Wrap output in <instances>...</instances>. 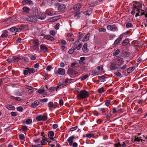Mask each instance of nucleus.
Listing matches in <instances>:
<instances>
[{
    "instance_id": "52",
    "label": "nucleus",
    "mask_w": 147,
    "mask_h": 147,
    "mask_svg": "<svg viewBox=\"0 0 147 147\" xmlns=\"http://www.w3.org/2000/svg\"><path fill=\"white\" fill-rule=\"evenodd\" d=\"M19 138L22 140H23L24 139V135L23 134H21L19 135Z\"/></svg>"
},
{
    "instance_id": "57",
    "label": "nucleus",
    "mask_w": 147,
    "mask_h": 147,
    "mask_svg": "<svg viewBox=\"0 0 147 147\" xmlns=\"http://www.w3.org/2000/svg\"><path fill=\"white\" fill-rule=\"evenodd\" d=\"M60 24L59 23H57L56 25L55 26L54 28L56 30H58L59 28V26Z\"/></svg>"
},
{
    "instance_id": "17",
    "label": "nucleus",
    "mask_w": 147,
    "mask_h": 147,
    "mask_svg": "<svg viewBox=\"0 0 147 147\" xmlns=\"http://www.w3.org/2000/svg\"><path fill=\"white\" fill-rule=\"evenodd\" d=\"M32 13L33 14V15L36 16L37 17L38 14V8L36 7L32 8Z\"/></svg>"
},
{
    "instance_id": "51",
    "label": "nucleus",
    "mask_w": 147,
    "mask_h": 147,
    "mask_svg": "<svg viewBox=\"0 0 147 147\" xmlns=\"http://www.w3.org/2000/svg\"><path fill=\"white\" fill-rule=\"evenodd\" d=\"M20 59L21 60L25 61L28 59V58L26 57H20Z\"/></svg>"
},
{
    "instance_id": "32",
    "label": "nucleus",
    "mask_w": 147,
    "mask_h": 147,
    "mask_svg": "<svg viewBox=\"0 0 147 147\" xmlns=\"http://www.w3.org/2000/svg\"><path fill=\"white\" fill-rule=\"evenodd\" d=\"M28 70H29V74H31L34 73L36 71L35 69L34 68H28Z\"/></svg>"
},
{
    "instance_id": "63",
    "label": "nucleus",
    "mask_w": 147,
    "mask_h": 147,
    "mask_svg": "<svg viewBox=\"0 0 147 147\" xmlns=\"http://www.w3.org/2000/svg\"><path fill=\"white\" fill-rule=\"evenodd\" d=\"M78 128V127L76 126L75 127H71L70 128V131H73L76 130Z\"/></svg>"
},
{
    "instance_id": "41",
    "label": "nucleus",
    "mask_w": 147,
    "mask_h": 147,
    "mask_svg": "<svg viewBox=\"0 0 147 147\" xmlns=\"http://www.w3.org/2000/svg\"><path fill=\"white\" fill-rule=\"evenodd\" d=\"M59 18V17H55L51 18V21L53 22H55Z\"/></svg>"
},
{
    "instance_id": "5",
    "label": "nucleus",
    "mask_w": 147,
    "mask_h": 147,
    "mask_svg": "<svg viewBox=\"0 0 147 147\" xmlns=\"http://www.w3.org/2000/svg\"><path fill=\"white\" fill-rule=\"evenodd\" d=\"M47 119V116L45 115H38L36 117V119L38 121H45Z\"/></svg>"
},
{
    "instance_id": "50",
    "label": "nucleus",
    "mask_w": 147,
    "mask_h": 147,
    "mask_svg": "<svg viewBox=\"0 0 147 147\" xmlns=\"http://www.w3.org/2000/svg\"><path fill=\"white\" fill-rule=\"evenodd\" d=\"M141 141L142 142V139L138 137L135 138L134 140V141L135 142H140Z\"/></svg>"
},
{
    "instance_id": "20",
    "label": "nucleus",
    "mask_w": 147,
    "mask_h": 147,
    "mask_svg": "<svg viewBox=\"0 0 147 147\" xmlns=\"http://www.w3.org/2000/svg\"><path fill=\"white\" fill-rule=\"evenodd\" d=\"M37 18H38L40 20H44L46 17L45 15V14H38L37 16Z\"/></svg>"
},
{
    "instance_id": "8",
    "label": "nucleus",
    "mask_w": 147,
    "mask_h": 147,
    "mask_svg": "<svg viewBox=\"0 0 147 147\" xmlns=\"http://www.w3.org/2000/svg\"><path fill=\"white\" fill-rule=\"evenodd\" d=\"M81 7V5L79 3H77L75 5L73 8H71L70 10L71 11L73 12V10L76 11L79 9Z\"/></svg>"
},
{
    "instance_id": "11",
    "label": "nucleus",
    "mask_w": 147,
    "mask_h": 147,
    "mask_svg": "<svg viewBox=\"0 0 147 147\" xmlns=\"http://www.w3.org/2000/svg\"><path fill=\"white\" fill-rule=\"evenodd\" d=\"M123 36V35L122 34H121L119 37L115 41L114 43V45H116L119 43V42L121 41Z\"/></svg>"
},
{
    "instance_id": "1",
    "label": "nucleus",
    "mask_w": 147,
    "mask_h": 147,
    "mask_svg": "<svg viewBox=\"0 0 147 147\" xmlns=\"http://www.w3.org/2000/svg\"><path fill=\"white\" fill-rule=\"evenodd\" d=\"M89 96V93L86 90L80 91L77 96V98L79 100H82L88 98Z\"/></svg>"
},
{
    "instance_id": "22",
    "label": "nucleus",
    "mask_w": 147,
    "mask_h": 147,
    "mask_svg": "<svg viewBox=\"0 0 147 147\" xmlns=\"http://www.w3.org/2000/svg\"><path fill=\"white\" fill-rule=\"evenodd\" d=\"M87 47V43H85L84 45L82 48V50L84 52L86 53L88 52V49Z\"/></svg>"
},
{
    "instance_id": "21",
    "label": "nucleus",
    "mask_w": 147,
    "mask_h": 147,
    "mask_svg": "<svg viewBox=\"0 0 147 147\" xmlns=\"http://www.w3.org/2000/svg\"><path fill=\"white\" fill-rule=\"evenodd\" d=\"M39 101L36 100L31 104V107L32 108H35L39 104Z\"/></svg>"
},
{
    "instance_id": "15",
    "label": "nucleus",
    "mask_w": 147,
    "mask_h": 147,
    "mask_svg": "<svg viewBox=\"0 0 147 147\" xmlns=\"http://www.w3.org/2000/svg\"><path fill=\"white\" fill-rule=\"evenodd\" d=\"M25 88L28 89L29 90L28 91L29 93L31 94L33 93L34 91V88L30 86H29L28 85H26L25 86Z\"/></svg>"
},
{
    "instance_id": "7",
    "label": "nucleus",
    "mask_w": 147,
    "mask_h": 147,
    "mask_svg": "<svg viewBox=\"0 0 147 147\" xmlns=\"http://www.w3.org/2000/svg\"><path fill=\"white\" fill-rule=\"evenodd\" d=\"M139 8L137 9V12L136 13V17H137L140 15L142 16L145 14L143 10L140 9L141 7V6H139Z\"/></svg>"
},
{
    "instance_id": "38",
    "label": "nucleus",
    "mask_w": 147,
    "mask_h": 147,
    "mask_svg": "<svg viewBox=\"0 0 147 147\" xmlns=\"http://www.w3.org/2000/svg\"><path fill=\"white\" fill-rule=\"evenodd\" d=\"M54 106L53 103L52 102H50L48 103V107L50 108L53 107Z\"/></svg>"
},
{
    "instance_id": "60",
    "label": "nucleus",
    "mask_w": 147,
    "mask_h": 147,
    "mask_svg": "<svg viewBox=\"0 0 147 147\" xmlns=\"http://www.w3.org/2000/svg\"><path fill=\"white\" fill-rule=\"evenodd\" d=\"M82 47V44H79L76 47V49L78 50H79Z\"/></svg>"
},
{
    "instance_id": "16",
    "label": "nucleus",
    "mask_w": 147,
    "mask_h": 147,
    "mask_svg": "<svg viewBox=\"0 0 147 147\" xmlns=\"http://www.w3.org/2000/svg\"><path fill=\"white\" fill-rule=\"evenodd\" d=\"M40 48L41 51L43 52H46L47 51V48L45 45H41L40 46Z\"/></svg>"
},
{
    "instance_id": "28",
    "label": "nucleus",
    "mask_w": 147,
    "mask_h": 147,
    "mask_svg": "<svg viewBox=\"0 0 147 147\" xmlns=\"http://www.w3.org/2000/svg\"><path fill=\"white\" fill-rule=\"evenodd\" d=\"M6 107L7 109L10 110H13L15 109L14 106L12 105H6Z\"/></svg>"
},
{
    "instance_id": "24",
    "label": "nucleus",
    "mask_w": 147,
    "mask_h": 147,
    "mask_svg": "<svg viewBox=\"0 0 147 147\" xmlns=\"http://www.w3.org/2000/svg\"><path fill=\"white\" fill-rule=\"evenodd\" d=\"M90 33H88L86 35L84 38L82 40V41L84 42L88 40L89 38V37L90 36Z\"/></svg>"
},
{
    "instance_id": "34",
    "label": "nucleus",
    "mask_w": 147,
    "mask_h": 147,
    "mask_svg": "<svg viewBox=\"0 0 147 147\" xmlns=\"http://www.w3.org/2000/svg\"><path fill=\"white\" fill-rule=\"evenodd\" d=\"M120 51L119 49H117L113 53V55L115 56L118 55L120 53Z\"/></svg>"
},
{
    "instance_id": "40",
    "label": "nucleus",
    "mask_w": 147,
    "mask_h": 147,
    "mask_svg": "<svg viewBox=\"0 0 147 147\" xmlns=\"http://www.w3.org/2000/svg\"><path fill=\"white\" fill-rule=\"evenodd\" d=\"M134 70V68L133 67H130L128 68L127 70V72L128 73H130L132 71Z\"/></svg>"
},
{
    "instance_id": "30",
    "label": "nucleus",
    "mask_w": 147,
    "mask_h": 147,
    "mask_svg": "<svg viewBox=\"0 0 147 147\" xmlns=\"http://www.w3.org/2000/svg\"><path fill=\"white\" fill-rule=\"evenodd\" d=\"M129 42V41L127 39L124 40L122 42L121 44L123 46H125Z\"/></svg>"
},
{
    "instance_id": "44",
    "label": "nucleus",
    "mask_w": 147,
    "mask_h": 147,
    "mask_svg": "<svg viewBox=\"0 0 147 147\" xmlns=\"http://www.w3.org/2000/svg\"><path fill=\"white\" fill-rule=\"evenodd\" d=\"M92 73L95 75H97L99 74V72L96 70H93L92 71Z\"/></svg>"
},
{
    "instance_id": "54",
    "label": "nucleus",
    "mask_w": 147,
    "mask_h": 147,
    "mask_svg": "<svg viewBox=\"0 0 147 147\" xmlns=\"http://www.w3.org/2000/svg\"><path fill=\"white\" fill-rule=\"evenodd\" d=\"M104 91V90L103 87L99 89L98 90V92L100 93H102Z\"/></svg>"
},
{
    "instance_id": "59",
    "label": "nucleus",
    "mask_w": 147,
    "mask_h": 147,
    "mask_svg": "<svg viewBox=\"0 0 147 147\" xmlns=\"http://www.w3.org/2000/svg\"><path fill=\"white\" fill-rule=\"evenodd\" d=\"M98 31L99 32H105L106 31V29L105 28H101L99 29Z\"/></svg>"
},
{
    "instance_id": "53",
    "label": "nucleus",
    "mask_w": 147,
    "mask_h": 147,
    "mask_svg": "<svg viewBox=\"0 0 147 147\" xmlns=\"http://www.w3.org/2000/svg\"><path fill=\"white\" fill-rule=\"evenodd\" d=\"M49 33L50 34L52 35L53 36H54L55 34V31L53 30H51L50 31Z\"/></svg>"
},
{
    "instance_id": "46",
    "label": "nucleus",
    "mask_w": 147,
    "mask_h": 147,
    "mask_svg": "<svg viewBox=\"0 0 147 147\" xmlns=\"http://www.w3.org/2000/svg\"><path fill=\"white\" fill-rule=\"evenodd\" d=\"M55 90H57V88L56 87H51L49 89V91L50 92H51Z\"/></svg>"
},
{
    "instance_id": "48",
    "label": "nucleus",
    "mask_w": 147,
    "mask_h": 147,
    "mask_svg": "<svg viewBox=\"0 0 147 147\" xmlns=\"http://www.w3.org/2000/svg\"><path fill=\"white\" fill-rule=\"evenodd\" d=\"M110 104V100H107V101L105 102V105L107 107H108Z\"/></svg>"
},
{
    "instance_id": "13",
    "label": "nucleus",
    "mask_w": 147,
    "mask_h": 147,
    "mask_svg": "<svg viewBox=\"0 0 147 147\" xmlns=\"http://www.w3.org/2000/svg\"><path fill=\"white\" fill-rule=\"evenodd\" d=\"M54 135V133L53 131H51L48 132V136L50 139L52 141L54 140V139L53 138Z\"/></svg>"
},
{
    "instance_id": "19",
    "label": "nucleus",
    "mask_w": 147,
    "mask_h": 147,
    "mask_svg": "<svg viewBox=\"0 0 147 147\" xmlns=\"http://www.w3.org/2000/svg\"><path fill=\"white\" fill-rule=\"evenodd\" d=\"M66 8V5L64 4H62L59 5L58 8L59 10L61 11L65 9Z\"/></svg>"
},
{
    "instance_id": "4",
    "label": "nucleus",
    "mask_w": 147,
    "mask_h": 147,
    "mask_svg": "<svg viewBox=\"0 0 147 147\" xmlns=\"http://www.w3.org/2000/svg\"><path fill=\"white\" fill-rule=\"evenodd\" d=\"M115 62L119 66L120 65L123 64L124 62V60L123 59L119 57H117L115 59Z\"/></svg>"
},
{
    "instance_id": "39",
    "label": "nucleus",
    "mask_w": 147,
    "mask_h": 147,
    "mask_svg": "<svg viewBox=\"0 0 147 147\" xmlns=\"http://www.w3.org/2000/svg\"><path fill=\"white\" fill-rule=\"evenodd\" d=\"M83 13L85 15L89 16L91 13V12L89 11V10H87L83 12Z\"/></svg>"
},
{
    "instance_id": "18",
    "label": "nucleus",
    "mask_w": 147,
    "mask_h": 147,
    "mask_svg": "<svg viewBox=\"0 0 147 147\" xmlns=\"http://www.w3.org/2000/svg\"><path fill=\"white\" fill-rule=\"evenodd\" d=\"M47 142H49L47 141V139L44 136H43L42 138V140L41 141V145L42 146L46 144Z\"/></svg>"
},
{
    "instance_id": "14",
    "label": "nucleus",
    "mask_w": 147,
    "mask_h": 147,
    "mask_svg": "<svg viewBox=\"0 0 147 147\" xmlns=\"http://www.w3.org/2000/svg\"><path fill=\"white\" fill-rule=\"evenodd\" d=\"M74 138V136H72L70 137L67 140V141L68 142L70 146H71L72 145L73 140Z\"/></svg>"
},
{
    "instance_id": "6",
    "label": "nucleus",
    "mask_w": 147,
    "mask_h": 147,
    "mask_svg": "<svg viewBox=\"0 0 147 147\" xmlns=\"http://www.w3.org/2000/svg\"><path fill=\"white\" fill-rule=\"evenodd\" d=\"M40 45L39 42L37 40H35L33 42V48L36 50H38L39 49V45Z\"/></svg>"
},
{
    "instance_id": "23",
    "label": "nucleus",
    "mask_w": 147,
    "mask_h": 147,
    "mask_svg": "<svg viewBox=\"0 0 147 147\" xmlns=\"http://www.w3.org/2000/svg\"><path fill=\"white\" fill-rule=\"evenodd\" d=\"M44 38L45 39L47 40L53 41L54 40V38L53 37L51 36L50 35H46L44 37Z\"/></svg>"
},
{
    "instance_id": "31",
    "label": "nucleus",
    "mask_w": 147,
    "mask_h": 147,
    "mask_svg": "<svg viewBox=\"0 0 147 147\" xmlns=\"http://www.w3.org/2000/svg\"><path fill=\"white\" fill-rule=\"evenodd\" d=\"M80 16V12L78 11L76 12L75 14L74 15L75 17L76 18V19L78 18Z\"/></svg>"
},
{
    "instance_id": "12",
    "label": "nucleus",
    "mask_w": 147,
    "mask_h": 147,
    "mask_svg": "<svg viewBox=\"0 0 147 147\" xmlns=\"http://www.w3.org/2000/svg\"><path fill=\"white\" fill-rule=\"evenodd\" d=\"M116 26L115 25H109L107 27V29L110 30L115 31L116 29Z\"/></svg>"
},
{
    "instance_id": "26",
    "label": "nucleus",
    "mask_w": 147,
    "mask_h": 147,
    "mask_svg": "<svg viewBox=\"0 0 147 147\" xmlns=\"http://www.w3.org/2000/svg\"><path fill=\"white\" fill-rule=\"evenodd\" d=\"M117 68L116 64L114 63H111L110 68L112 70H114Z\"/></svg>"
},
{
    "instance_id": "35",
    "label": "nucleus",
    "mask_w": 147,
    "mask_h": 147,
    "mask_svg": "<svg viewBox=\"0 0 147 147\" xmlns=\"http://www.w3.org/2000/svg\"><path fill=\"white\" fill-rule=\"evenodd\" d=\"M65 81L67 83H69L71 82H74V79H67L65 80Z\"/></svg>"
},
{
    "instance_id": "42",
    "label": "nucleus",
    "mask_w": 147,
    "mask_h": 147,
    "mask_svg": "<svg viewBox=\"0 0 147 147\" xmlns=\"http://www.w3.org/2000/svg\"><path fill=\"white\" fill-rule=\"evenodd\" d=\"M20 60V57H17L16 58H13V63H16Z\"/></svg>"
},
{
    "instance_id": "56",
    "label": "nucleus",
    "mask_w": 147,
    "mask_h": 147,
    "mask_svg": "<svg viewBox=\"0 0 147 147\" xmlns=\"http://www.w3.org/2000/svg\"><path fill=\"white\" fill-rule=\"evenodd\" d=\"M132 26V24L131 23H127L126 25V27L127 28H129L130 27H131Z\"/></svg>"
},
{
    "instance_id": "62",
    "label": "nucleus",
    "mask_w": 147,
    "mask_h": 147,
    "mask_svg": "<svg viewBox=\"0 0 147 147\" xmlns=\"http://www.w3.org/2000/svg\"><path fill=\"white\" fill-rule=\"evenodd\" d=\"M59 103L60 105L61 106L63 105V100H62V99H60V100H59Z\"/></svg>"
},
{
    "instance_id": "36",
    "label": "nucleus",
    "mask_w": 147,
    "mask_h": 147,
    "mask_svg": "<svg viewBox=\"0 0 147 147\" xmlns=\"http://www.w3.org/2000/svg\"><path fill=\"white\" fill-rule=\"evenodd\" d=\"M94 136V134H88L86 135V137L88 138H90L92 137H93Z\"/></svg>"
},
{
    "instance_id": "27",
    "label": "nucleus",
    "mask_w": 147,
    "mask_h": 147,
    "mask_svg": "<svg viewBox=\"0 0 147 147\" xmlns=\"http://www.w3.org/2000/svg\"><path fill=\"white\" fill-rule=\"evenodd\" d=\"M8 35V32L7 30H5L2 32V34L1 36L2 37H4L7 36Z\"/></svg>"
},
{
    "instance_id": "37",
    "label": "nucleus",
    "mask_w": 147,
    "mask_h": 147,
    "mask_svg": "<svg viewBox=\"0 0 147 147\" xmlns=\"http://www.w3.org/2000/svg\"><path fill=\"white\" fill-rule=\"evenodd\" d=\"M11 99H15L17 101H20L21 100V99L20 97H15L13 96H11Z\"/></svg>"
},
{
    "instance_id": "9",
    "label": "nucleus",
    "mask_w": 147,
    "mask_h": 147,
    "mask_svg": "<svg viewBox=\"0 0 147 147\" xmlns=\"http://www.w3.org/2000/svg\"><path fill=\"white\" fill-rule=\"evenodd\" d=\"M8 30L11 32H16L20 31L21 30V28H17L15 27H13L12 28L9 29Z\"/></svg>"
},
{
    "instance_id": "49",
    "label": "nucleus",
    "mask_w": 147,
    "mask_h": 147,
    "mask_svg": "<svg viewBox=\"0 0 147 147\" xmlns=\"http://www.w3.org/2000/svg\"><path fill=\"white\" fill-rule=\"evenodd\" d=\"M88 77L87 75H84L81 78V80L82 81L85 80L86 78Z\"/></svg>"
},
{
    "instance_id": "61",
    "label": "nucleus",
    "mask_w": 147,
    "mask_h": 147,
    "mask_svg": "<svg viewBox=\"0 0 147 147\" xmlns=\"http://www.w3.org/2000/svg\"><path fill=\"white\" fill-rule=\"evenodd\" d=\"M74 49H71L68 51V53L70 54H71L74 53Z\"/></svg>"
},
{
    "instance_id": "2",
    "label": "nucleus",
    "mask_w": 147,
    "mask_h": 147,
    "mask_svg": "<svg viewBox=\"0 0 147 147\" xmlns=\"http://www.w3.org/2000/svg\"><path fill=\"white\" fill-rule=\"evenodd\" d=\"M27 21L32 22H36L37 21V19L36 16L33 15L32 16H27L26 18Z\"/></svg>"
},
{
    "instance_id": "43",
    "label": "nucleus",
    "mask_w": 147,
    "mask_h": 147,
    "mask_svg": "<svg viewBox=\"0 0 147 147\" xmlns=\"http://www.w3.org/2000/svg\"><path fill=\"white\" fill-rule=\"evenodd\" d=\"M127 65L126 64H125L123 66L120 67V66L117 67V69H124L126 68L127 67Z\"/></svg>"
},
{
    "instance_id": "25",
    "label": "nucleus",
    "mask_w": 147,
    "mask_h": 147,
    "mask_svg": "<svg viewBox=\"0 0 147 147\" xmlns=\"http://www.w3.org/2000/svg\"><path fill=\"white\" fill-rule=\"evenodd\" d=\"M22 3L23 5H25L26 4L31 5L32 4V2L31 0H26L23 1H22Z\"/></svg>"
},
{
    "instance_id": "33",
    "label": "nucleus",
    "mask_w": 147,
    "mask_h": 147,
    "mask_svg": "<svg viewBox=\"0 0 147 147\" xmlns=\"http://www.w3.org/2000/svg\"><path fill=\"white\" fill-rule=\"evenodd\" d=\"M23 10L24 11L28 13L30 11V9L28 7H24L23 8Z\"/></svg>"
},
{
    "instance_id": "64",
    "label": "nucleus",
    "mask_w": 147,
    "mask_h": 147,
    "mask_svg": "<svg viewBox=\"0 0 147 147\" xmlns=\"http://www.w3.org/2000/svg\"><path fill=\"white\" fill-rule=\"evenodd\" d=\"M97 69L98 71H102L103 69L102 66L101 65L98 66Z\"/></svg>"
},
{
    "instance_id": "55",
    "label": "nucleus",
    "mask_w": 147,
    "mask_h": 147,
    "mask_svg": "<svg viewBox=\"0 0 147 147\" xmlns=\"http://www.w3.org/2000/svg\"><path fill=\"white\" fill-rule=\"evenodd\" d=\"M30 147H42L41 145L40 144L30 145Z\"/></svg>"
},
{
    "instance_id": "45",
    "label": "nucleus",
    "mask_w": 147,
    "mask_h": 147,
    "mask_svg": "<svg viewBox=\"0 0 147 147\" xmlns=\"http://www.w3.org/2000/svg\"><path fill=\"white\" fill-rule=\"evenodd\" d=\"M26 69H25L24 71V74L25 75H26L28 73L29 74V70L28 69V68H26Z\"/></svg>"
},
{
    "instance_id": "58",
    "label": "nucleus",
    "mask_w": 147,
    "mask_h": 147,
    "mask_svg": "<svg viewBox=\"0 0 147 147\" xmlns=\"http://www.w3.org/2000/svg\"><path fill=\"white\" fill-rule=\"evenodd\" d=\"M17 110L19 111H22L23 110V108L22 107H19L17 108Z\"/></svg>"
},
{
    "instance_id": "47",
    "label": "nucleus",
    "mask_w": 147,
    "mask_h": 147,
    "mask_svg": "<svg viewBox=\"0 0 147 147\" xmlns=\"http://www.w3.org/2000/svg\"><path fill=\"white\" fill-rule=\"evenodd\" d=\"M32 122V120L31 119H27L26 121V123L27 124L31 123Z\"/></svg>"
},
{
    "instance_id": "3",
    "label": "nucleus",
    "mask_w": 147,
    "mask_h": 147,
    "mask_svg": "<svg viewBox=\"0 0 147 147\" xmlns=\"http://www.w3.org/2000/svg\"><path fill=\"white\" fill-rule=\"evenodd\" d=\"M65 73V70L63 68H59L55 72V75L57 76L58 75H63Z\"/></svg>"
},
{
    "instance_id": "29",
    "label": "nucleus",
    "mask_w": 147,
    "mask_h": 147,
    "mask_svg": "<svg viewBox=\"0 0 147 147\" xmlns=\"http://www.w3.org/2000/svg\"><path fill=\"white\" fill-rule=\"evenodd\" d=\"M99 80L101 82H104L106 80V78L104 76H99L98 77Z\"/></svg>"
},
{
    "instance_id": "10",
    "label": "nucleus",
    "mask_w": 147,
    "mask_h": 147,
    "mask_svg": "<svg viewBox=\"0 0 147 147\" xmlns=\"http://www.w3.org/2000/svg\"><path fill=\"white\" fill-rule=\"evenodd\" d=\"M67 73L70 75H75L78 74V72L73 69V68H71L68 69Z\"/></svg>"
}]
</instances>
